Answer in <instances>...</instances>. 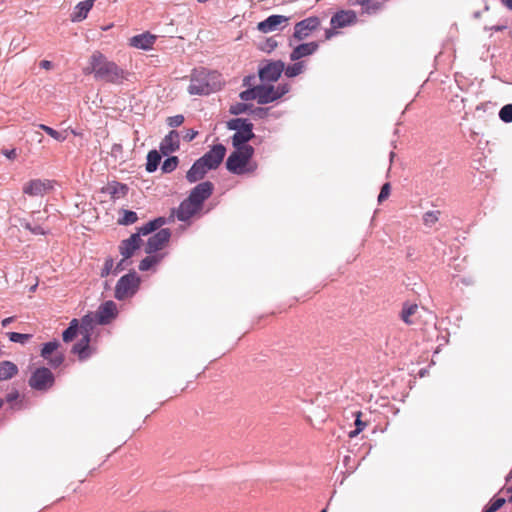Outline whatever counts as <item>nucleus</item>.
Masks as SVG:
<instances>
[{
  "label": "nucleus",
  "instance_id": "5",
  "mask_svg": "<svg viewBox=\"0 0 512 512\" xmlns=\"http://www.w3.org/2000/svg\"><path fill=\"white\" fill-rule=\"evenodd\" d=\"M54 383L55 377L47 367L36 368L28 380L29 386L37 391H47L53 387Z\"/></svg>",
  "mask_w": 512,
  "mask_h": 512
},
{
  "label": "nucleus",
  "instance_id": "18",
  "mask_svg": "<svg viewBox=\"0 0 512 512\" xmlns=\"http://www.w3.org/2000/svg\"><path fill=\"white\" fill-rule=\"evenodd\" d=\"M179 134L175 130L170 131L160 143V151L163 155H168L179 149Z\"/></svg>",
  "mask_w": 512,
  "mask_h": 512
},
{
  "label": "nucleus",
  "instance_id": "50",
  "mask_svg": "<svg viewBox=\"0 0 512 512\" xmlns=\"http://www.w3.org/2000/svg\"><path fill=\"white\" fill-rule=\"evenodd\" d=\"M19 398V392L16 389L11 390L5 397V401L9 404H12Z\"/></svg>",
  "mask_w": 512,
  "mask_h": 512
},
{
  "label": "nucleus",
  "instance_id": "31",
  "mask_svg": "<svg viewBox=\"0 0 512 512\" xmlns=\"http://www.w3.org/2000/svg\"><path fill=\"white\" fill-rule=\"evenodd\" d=\"M357 3L362 6L363 12L367 14H374L382 8V3L372 0H362Z\"/></svg>",
  "mask_w": 512,
  "mask_h": 512
},
{
  "label": "nucleus",
  "instance_id": "27",
  "mask_svg": "<svg viewBox=\"0 0 512 512\" xmlns=\"http://www.w3.org/2000/svg\"><path fill=\"white\" fill-rule=\"evenodd\" d=\"M81 335H82L81 340L73 346L72 352L77 354L80 359H84L89 355L88 349H89L90 335H84V334H81Z\"/></svg>",
  "mask_w": 512,
  "mask_h": 512
},
{
  "label": "nucleus",
  "instance_id": "57",
  "mask_svg": "<svg viewBox=\"0 0 512 512\" xmlns=\"http://www.w3.org/2000/svg\"><path fill=\"white\" fill-rule=\"evenodd\" d=\"M503 5H505L507 8L512 9V0H501Z\"/></svg>",
  "mask_w": 512,
  "mask_h": 512
},
{
  "label": "nucleus",
  "instance_id": "12",
  "mask_svg": "<svg viewBox=\"0 0 512 512\" xmlns=\"http://www.w3.org/2000/svg\"><path fill=\"white\" fill-rule=\"evenodd\" d=\"M226 154V148L222 144L214 145L207 153L200 159L206 164L208 168L216 169L223 161Z\"/></svg>",
  "mask_w": 512,
  "mask_h": 512
},
{
  "label": "nucleus",
  "instance_id": "16",
  "mask_svg": "<svg viewBox=\"0 0 512 512\" xmlns=\"http://www.w3.org/2000/svg\"><path fill=\"white\" fill-rule=\"evenodd\" d=\"M117 314V305L111 300L106 301L97 310V322L102 325L108 324L117 316Z\"/></svg>",
  "mask_w": 512,
  "mask_h": 512
},
{
  "label": "nucleus",
  "instance_id": "10",
  "mask_svg": "<svg viewBox=\"0 0 512 512\" xmlns=\"http://www.w3.org/2000/svg\"><path fill=\"white\" fill-rule=\"evenodd\" d=\"M212 91V88L207 80V75L204 72H199L191 77L188 86V92L191 95H207Z\"/></svg>",
  "mask_w": 512,
  "mask_h": 512
},
{
  "label": "nucleus",
  "instance_id": "48",
  "mask_svg": "<svg viewBox=\"0 0 512 512\" xmlns=\"http://www.w3.org/2000/svg\"><path fill=\"white\" fill-rule=\"evenodd\" d=\"M168 125L170 127H178L184 122L183 115H176L168 118Z\"/></svg>",
  "mask_w": 512,
  "mask_h": 512
},
{
  "label": "nucleus",
  "instance_id": "6",
  "mask_svg": "<svg viewBox=\"0 0 512 512\" xmlns=\"http://www.w3.org/2000/svg\"><path fill=\"white\" fill-rule=\"evenodd\" d=\"M289 90L290 85L288 83L279 84L277 87L273 85H257L258 103L268 104L276 101L288 93Z\"/></svg>",
  "mask_w": 512,
  "mask_h": 512
},
{
  "label": "nucleus",
  "instance_id": "15",
  "mask_svg": "<svg viewBox=\"0 0 512 512\" xmlns=\"http://www.w3.org/2000/svg\"><path fill=\"white\" fill-rule=\"evenodd\" d=\"M171 233L169 229H161L148 239L146 245V253L152 254L164 248L170 239Z\"/></svg>",
  "mask_w": 512,
  "mask_h": 512
},
{
  "label": "nucleus",
  "instance_id": "39",
  "mask_svg": "<svg viewBox=\"0 0 512 512\" xmlns=\"http://www.w3.org/2000/svg\"><path fill=\"white\" fill-rule=\"evenodd\" d=\"M178 164H179L178 157L171 156L163 162L161 169L164 173H170L177 168Z\"/></svg>",
  "mask_w": 512,
  "mask_h": 512
},
{
  "label": "nucleus",
  "instance_id": "32",
  "mask_svg": "<svg viewBox=\"0 0 512 512\" xmlns=\"http://www.w3.org/2000/svg\"><path fill=\"white\" fill-rule=\"evenodd\" d=\"M305 69V64L303 61L296 62L292 65H289L288 67H284L285 75L287 77H295L300 75Z\"/></svg>",
  "mask_w": 512,
  "mask_h": 512
},
{
  "label": "nucleus",
  "instance_id": "13",
  "mask_svg": "<svg viewBox=\"0 0 512 512\" xmlns=\"http://www.w3.org/2000/svg\"><path fill=\"white\" fill-rule=\"evenodd\" d=\"M284 71V63L280 60L272 61L259 69V77L262 81L275 82Z\"/></svg>",
  "mask_w": 512,
  "mask_h": 512
},
{
  "label": "nucleus",
  "instance_id": "22",
  "mask_svg": "<svg viewBox=\"0 0 512 512\" xmlns=\"http://www.w3.org/2000/svg\"><path fill=\"white\" fill-rule=\"evenodd\" d=\"M318 49L316 42L303 43L296 46L290 54L292 61H297L303 57L312 55Z\"/></svg>",
  "mask_w": 512,
  "mask_h": 512
},
{
  "label": "nucleus",
  "instance_id": "11",
  "mask_svg": "<svg viewBox=\"0 0 512 512\" xmlns=\"http://www.w3.org/2000/svg\"><path fill=\"white\" fill-rule=\"evenodd\" d=\"M213 190L214 185L212 184V182H201L191 190L188 198L202 208L203 203L212 195Z\"/></svg>",
  "mask_w": 512,
  "mask_h": 512
},
{
  "label": "nucleus",
  "instance_id": "54",
  "mask_svg": "<svg viewBox=\"0 0 512 512\" xmlns=\"http://www.w3.org/2000/svg\"><path fill=\"white\" fill-rule=\"evenodd\" d=\"M40 67H41V68H43V69H45V70H50V69H52L53 64H52V62H51V61H49V60H42V61L40 62Z\"/></svg>",
  "mask_w": 512,
  "mask_h": 512
},
{
  "label": "nucleus",
  "instance_id": "53",
  "mask_svg": "<svg viewBox=\"0 0 512 512\" xmlns=\"http://www.w3.org/2000/svg\"><path fill=\"white\" fill-rule=\"evenodd\" d=\"M4 155L10 159V160H14L16 157H17V152L15 149H12V150H6L3 152Z\"/></svg>",
  "mask_w": 512,
  "mask_h": 512
},
{
  "label": "nucleus",
  "instance_id": "2",
  "mask_svg": "<svg viewBox=\"0 0 512 512\" xmlns=\"http://www.w3.org/2000/svg\"><path fill=\"white\" fill-rule=\"evenodd\" d=\"M253 155L254 148L252 146L235 148L227 158L226 168L237 175L252 173L257 168V164L251 161Z\"/></svg>",
  "mask_w": 512,
  "mask_h": 512
},
{
  "label": "nucleus",
  "instance_id": "43",
  "mask_svg": "<svg viewBox=\"0 0 512 512\" xmlns=\"http://www.w3.org/2000/svg\"><path fill=\"white\" fill-rule=\"evenodd\" d=\"M505 502H506V500L504 498L493 499L489 503V505L486 507L484 512H496L505 504Z\"/></svg>",
  "mask_w": 512,
  "mask_h": 512
},
{
  "label": "nucleus",
  "instance_id": "36",
  "mask_svg": "<svg viewBox=\"0 0 512 512\" xmlns=\"http://www.w3.org/2000/svg\"><path fill=\"white\" fill-rule=\"evenodd\" d=\"M39 128L41 130H43L44 132H46L49 136H51L52 138H54L55 140L57 141H64L66 139V133L65 132H59L45 124H40L39 125Z\"/></svg>",
  "mask_w": 512,
  "mask_h": 512
},
{
  "label": "nucleus",
  "instance_id": "21",
  "mask_svg": "<svg viewBox=\"0 0 512 512\" xmlns=\"http://www.w3.org/2000/svg\"><path fill=\"white\" fill-rule=\"evenodd\" d=\"M253 126H246L244 129L237 131L232 136V145L234 148L250 146L248 141L254 138Z\"/></svg>",
  "mask_w": 512,
  "mask_h": 512
},
{
  "label": "nucleus",
  "instance_id": "45",
  "mask_svg": "<svg viewBox=\"0 0 512 512\" xmlns=\"http://www.w3.org/2000/svg\"><path fill=\"white\" fill-rule=\"evenodd\" d=\"M114 260L112 258H107L104 262V266L101 269V277H107L109 274L114 273Z\"/></svg>",
  "mask_w": 512,
  "mask_h": 512
},
{
  "label": "nucleus",
  "instance_id": "20",
  "mask_svg": "<svg viewBox=\"0 0 512 512\" xmlns=\"http://www.w3.org/2000/svg\"><path fill=\"white\" fill-rule=\"evenodd\" d=\"M155 40L156 36L147 32L133 36L130 38L129 44L137 49L149 50L154 45Z\"/></svg>",
  "mask_w": 512,
  "mask_h": 512
},
{
  "label": "nucleus",
  "instance_id": "19",
  "mask_svg": "<svg viewBox=\"0 0 512 512\" xmlns=\"http://www.w3.org/2000/svg\"><path fill=\"white\" fill-rule=\"evenodd\" d=\"M140 243L141 238L139 234H132L128 239L123 240L119 246V250L124 259L130 258L134 251L139 248Z\"/></svg>",
  "mask_w": 512,
  "mask_h": 512
},
{
  "label": "nucleus",
  "instance_id": "17",
  "mask_svg": "<svg viewBox=\"0 0 512 512\" xmlns=\"http://www.w3.org/2000/svg\"><path fill=\"white\" fill-rule=\"evenodd\" d=\"M201 210L202 208L200 206H198L191 199L186 198L181 202L178 209L175 211V215L178 220L187 221Z\"/></svg>",
  "mask_w": 512,
  "mask_h": 512
},
{
  "label": "nucleus",
  "instance_id": "44",
  "mask_svg": "<svg viewBox=\"0 0 512 512\" xmlns=\"http://www.w3.org/2000/svg\"><path fill=\"white\" fill-rule=\"evenodd\" d=\"M138 217L134 211L125 210L123 218L120 220L121 224L129 225L137 221Z\"/></svg>",
  "mask_w": 512,
  "mask_h": 512
},
{
  "label": "nucleus",
  "instance_id": "8",
  "mask_svg": "<svg viewBox=\"0 0 512 512\" xmlns=\"http://www.w3.org/2000/svg\"><path fill=\"white\" fill-rule=\"evenodd\" d=\"M60 343L56 340L47 342L41 349V357L47 360L52 368L59 367L64 362L63 353L57 352Z\"/></svg>",
  "mask_w": 512,
  "mask_h": 512
},
{
  "label": "nucleus",
  "instance_id": "61",
  "mask_svg": "<svg viewBox=\"0 0 512 512\" xmlns=\"http://www.w3.org/2000/svg\"><path fill=\"white\" fill-rule=\"evenodd\" d=\"M0 402H3V403H4V400L0 398Z\"/></svg>",
  "mask_w": 512,
  "mask_h": 512
},
{
  "label": "nucleus",
  "instance_id": "24",
  "mask_svg": "<svg viewBox=\"0 0 512 512\" xmlns=\"http://www.w3.org/2000/svg\"><path fill=\"white\" fill-rule=\"evenodd\" d=\"M95 0H85L83 2L78 3L73 13L71 14V21L72 22H80L84 19H86L89 11L92 9L94 5Z\"/></svg>",
  "mask_w": 512,
  "mask_h": 512
},
{
  "label": "nucleus",
  "instance_id": "7",
  "mask_svg": "<svg viewBox=\"0 0 512 512\" xmlns=\"http://www.w3.org/2000/svg\"><path fill=\"white\" fill-rule=\"evenodd\" d=\"M321 25V21L317 16L308 17L294 26L293 39L302 41L309 37L312 32L317 30Z\"/></svg>",
  "mask_w": 512,
  "mask_h": 512
},
{
  "label": "nucleus",
  "instance_id": "23",
  "mask_svg": "<svg viewBox=\"0 0 512 512\" xmlns=\"http://www.w3.org/2000/svg\"><path fill=\"white\" fill-rule=\"evenodd\" d=\"M209 170L210 168L199 158L187 172L186 178L190 183H194L202 179Z\"/></svg>",
  "mask_w": 512,
  "mask_h": 512
},
{
  "label": "nucleus",
  "instance_id": "14",
  "mask_svg": "<svg viewBox=\"0 0 512 512\" xmlns=\"http://www.w3.org/2000/svg\"><path fill=\"white\" fill-rule=\"evenodd\" d=\"M289 18L283 15H271L264 21L257 24V29L262 33H270L283 28L288 23Z\"/></svg>",
  "mask_w": 512,
  "mask_h": 512
},
{
  "label": "nucleus",
  "instance_id": "55",
  "mask_svg": "<svg viewBox=\"0 0 512 512\" xmlns=\"http://www.w3.org/2000/svg\"><path fill=\"white\" fill-rule=\"evenodd\" d=\"M125 260H126V259H124V258H123V259H122V260L117 264V266H116V267H115V269H114V274H116V273H118L119 271L123 270V268H124V267H123V264H124Z\"/></svg>",
  "mask_w": 512,
  "mask_h": 512
},
{
  "label": "nucleus",
  "instance_id": "34",
  "mask_svg": "<svg viewBox=\"0 0 512 512\" xmlns=\"http://www.w3.org/2000/svg\"><path fill=\"white\" fill-rule=\"evenodd\" d=\"M161 260V257L158 255H149L145 257L139 264V269L141 271H147L156 264H158Z\"/></svg>",
  "mask_w": 512,
  "mask_h": 512
},
{
  "label": "nucleus",
  "instance_id": "60",
  "mask_svg": "<svg viewBox=\"0 0 512 512\" xmlns=\"http://www.w3.org/2000/svg\"><path fill=\"white\" fill-rule=\"evenodd\" d=\"M321 512H327V510H326V509H323Z\"/></svg>",
  "mask_w": 512,
  "mask_h": 512
},
{
  "label": "nucleus",
  "instance_id": "33",
  "mask_svg": "<svg viewBox=\"0 0 512 512\" xmlns=\"http://www.w3.org/2000/svg\"><path fill=\"white\" fill-rule=\"evenodd\" d=\"M246 126H253V124L247 119L242 118L231 119L227 122L228 129L235 130L236 132L244 129Z\"/></svg>",
  "mask_w": 512,
  "mask_h": 512
},
{
  "label": "nucleus",
  "instance_id": "1",
  "mask_svg": "<svg viewBox=\"0 0 512 512\" xmlns=\"http://www.w3.org/2000/svg\"><path fill=\"white\" fill-rule=\"evenodd\" d=\"M84 74H94L98 80L111 84H122L127 79V73L115 62L110 61L100 51H94L89 58V66L84 68Z\"/></svg>",
  "mask_w": 512,
  "mask_h": 512
},
{
  "label": "nucleus",
  "instance_id": "35",
  "mask_svg": "<svg viewBox=\"0 0 512 512\" xmlns=\"http://www.w3.org/2000/svg\"><path fill=\"white\" fill-rule=\"evenodd\" d=\"M93 323H94V319L91 316H89V315L84 316L81 319V322L78 326L80 334L90 335V330L93 327Z\"/></svg>",
  "mask_w": 512,
  "mask_h": 512
},
{
  "label": "nucleus",
  "instance_id": "59",
  "mask_svg": "<svg viewBox=\"0 0 512 512\" xmlns=\"http://www.w3.org/2000/svg\"><path fill=\"white\" fill-rule=\"evenodd\" d=\"M3 404H4L3 402H0V409L2 408Z\"/></svg>",
  "mask_w": 512,
  "mask_h": 512
},
{
  "label": "nucleus",
  "instance_id": "52",
  "mask_svg": "<svg viewBox=\"0 0 512 512\" xmlns=\"http://www.w3.org/2000/svg\"><path fill=\"white\" fill-rule=\"evenodd\" d=\"M198 132L197 131H194L192 129H188L185 133V135L183 136V139L185 141H192L196 136H197Z\"/></svg>",
  "mask_w": 512,
  "mask_h": 512
},
{
  "label": "nucleus",
  "instance_id": "49",
  "mask_svg": "<svg viewBox=\"0 0 512 512\" xmlns=\"http://www.w3.org/2000/svg\"><path fill=\"white\" fill-rule=\"evenodd\" d=\"M111 189H112L111 193L113 195H115V194H122V195H124L126 193V191H127L126 185L119 184V183L113 185L111 187Z\"/></svg>",
  "mask_w": 512,
  "mask_h": 512
},
{
  "label": "nucleus",
  "instance_id": "40",
  "mask_svg": "<svg viewBox=\"0 0 512 512\" xmlns=\"http://www.w3.org/2000/svg\"><path fill=\"white\" fill-rule=\"evenodd\" d=\"M439 211H428L423 216V223L428 227H432L439 220Z\"/></svg>",
  "mask_w": 512,
  "mask_h": 512
},
{
  "label": "nucleus",
  "instance_id": "51",
  "mask_svg": "<svg viewBox=\"0 0 512 512\" xmlns=\"http://www.w3.org/2000/svg\"><path fill=\"white\" fill-rule=\"evenodd\" d=\"M22 225L25 229L31 231L33 234H44V231L40 226L32 227L29 222H25Z\"/></svg>",
  "mask_w": 512,
  "mask_h": 512
},
{
  "label": "nucleus",
  "instance_id": "56",
  "mask_svg": "<svg viewBox=\"0 0 512 512\" xmlns=\"http://www.w3.org/2000/svg\"><path fill=\"white\" fill-rule=\"evenodd\" d=\"M13 321H14V317H7V318L2 320L1 324H2L3 327H6L10 323H12Z\"/></svg>",
  "mask_w": 512,
  "mask_h": 512
},
{
  "label": "nucleus",
  "instance_id": "29",
  "mask_svg": "<svg viewBox=\"0 0 512 512\" xmlns=\"http://www.w3.org/2000/svg\"><path fill=\"white\" fill-rule=\"evenodd\" d=\"M164 223H165V219L162 218V217H159V218H157V219H155L153 221L148 222L144 226H142L139 229V232L137 234H139V236L140 235H148L151 232H153L156 229H158L159 227H161Z\"/></svg>",
  "mask_w": 512,
  "mask_h": 512
},
{
  "label": "nucleus",
  "instance_id": "46",
  "mask_svg": "<svg viewBox=\"0 0 512 512\" xmlns=\"http://www.w3.org/2000/svg\"><path fill=\"white\" fill-rule=\"evenodd\" d=\"M248 109V105L244 103H236L232 105L229 109V112L233 115H239L245 113Z\"/></svg>",
  "mask_w": 512,
  "mask_h": 512
},
{
  "label": "nucleus",
  "instance_id": "28",
  "mask_svg": "<svg viewBox=\"0 0 512 512\" xmlns=\"http://www.w3.org/2000/svg\"><path fill=\"white\" fill-rule=\"evenodd\" d=\"M161 161V155L156 150H151L147 155L146 170L150 173L156 171Z\"/></svg>",
  "mask_w": 512,
  "mask_h": 512
},
{
  "label": "nucleus",
  "instance_id": "58",
  "mask_svg": "<svg viewBox=\"0 0 512 512\" xmlns=\"http://www.w3.org/2000/svg\"><path fill=\"white\" fill-rule=\"evenodd\" d=\"M508 491L511 493V495L509 497V502L512 503V486L508 489Z\"/></svg>",
  "mask_w": 512,
  "mask_h": 512
},
{
  "label": "nucleus",
  "instance_id": "4",
  "mask_svg": "<svg viewBox=\"0 0 512 512\" xmlns=\"http://www.w3.org/2000/svg\"><path fill=\"white\" fill-rule=\"evenodd\" d=\"M140 278L135 272L122 276L116 286L114 296L118 300H125L132 297L139 289Z\"/></svg>",
  "mask_w": 512,
  "mask_h": 512
},
{
  "label": "nucleus",
  "instance_id": "26",
  "mask_svg": "<svg viewBox=\"0 0 512 512\" xmlns=\"http://www.w3.org/2000/svg\"><path fill=\"white\" fill-rule=\"evenodd\" d=\"M18 374V367L11 361L0 362V381L13 378Z\"/></svg>",
  "mask_w": 512,
  "mask_h": 512
},
{
  "label": "nucleus",
  "instance_id": "25",
  "mask_svg": "<svg viewBox=\"0 0 512 512\" xmlns=\"http://www.w3.org/2000/svg\"><path fill=\"white\" fill-rule=\"evenodd\" d=\"M419 307L416 303L405 302L400 312V319L407 325L415 323L414 316L418 313Z\"/></svg>",
  "mask_w": 512,
  "mask_h": 512
},
{
  "label": "nucleus",
  "instance_id": "41",
  "mask_svg": "<svg viewBox=\"0 0 512 512\" xmlns=\"http://www.w3.org/2000/svg\"><path fill=\"white\" fill-rule=\"evenodd\" d=\"M499 117L503 122H512V104L503 106L499 112Z\"/></svg>",
  "mask_w": 512,
  "mask_h": 512
},
{
  "label": "nucleus",
  "instance_id": "9",
  "mask_svg": "<svg viewBox=\"0 0 512 512\" xmlns=\"http://www.w3.org/2000/svg\"><path fill=\"white\" fill-rule=\"evenodd\" d=\"M53 188L50 180L32 179L24 184L23 193L31 197L43 196Z\"/></svg>",
  "mask_w": 512,
  "mask_h": 512
},
{
  "label": "nucleus",
  "instance_id": "30",
  "mask_svg": "<svg viewBox=\"0 0 512 512\" xmlns=\"http://www.w3.org/2000/svg\"><path fill=\"white\" fill-rule=\"evenodd\" d=\"M78 326H79V321L77 319H73L70 322L69 327L62 334L64 342H70L76 337V335L79 331Z\"/></svg>",
  "mask_w": 512,
  "mask_h": 512
},
{
  "label": "nucleus",
  "instance_id": "42",
  "mask_svg": "<svg viewBox=\"0 0 512 512\" xmlns=\"http://www.w3.org/2000/svg\"><path fill=\"white\" fill-rule=\"evenodd\" d=\"M257 90V86L251 88V89H247L245 91H242L240 93V98L241 100L243 101H250V100H257L258 101V92H256Z\"/></svg>",
  "mask_w": 512,
  "mask_h": 512
},
{
  "label": "nucleus",
  "instance_id": "37",
  "mask_svg": "<svg viewBox=\"0 0 512 512\" xmlns=\"http://www.w3.org/2000/svg\"><path fill=\"white\" fill-rule=\"evenodd\" d=\"M361 416H362V412L361 411H357L355 413V417H356V419H355V426H356V429L351 431V432H349V437L350 438L356 437L367 426V423H365V422H363L361 420Z\"/></svg>",
  "mask_w": 512,
  "mask_h": 512
},
{
  "label": "nucleus",
  "instance_id": "47",
  "mask_svg": "<svg viewBox=\"0 0 512 512\" xmlns=\"http://www.w3.org/2000/svg\"><path fill=\"white\" fill-rule=\"evenodd\" d=\"M391 186L390 183H385L380 190L379 196H378V202L381 203L384 200H386L390 195Z\"/></svg>",
  "mask_w": 512,
  "mask_h": 512
},
{
  "label": "nucleus",
  "instance_id": "38",
  "mask_svg": "<svg viewBox=\"0 0 512 512\" xmlns=\"http://www.w3.org/2000/svg\"><path fill=\"white\" fill-rule=\"evenodd\" d=\"M6 335L11 342L20 344H25L32 338L31 334H22L17 332H8Z\"/></svg>",
  "mask_w": 512,
  "mask_h": 512
},
{
  "label": "nucleus",
  "instance_id": "3",
  "mask_svg": "<svg viewBox=\"0 0 512 512\" xmlns=\"http://www.w3.org/2000/svg\"><path fill=\"white\" fill-rule=\"evenodd\" d=\"M357 14L353 10H339L330 20V28L325 30V39L330 40L339 34V30L357 23Z\"/></svg>",
  "mask_w": 512,
  "mask_h": 512
}]
</instances>
